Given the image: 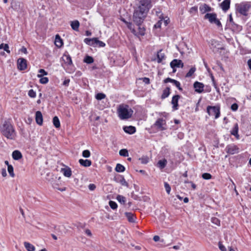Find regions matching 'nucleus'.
<instances>
[{"label":"nucleus","mask_w":251,"mask_h":251,"mask_svg":"<svg viewBox=\"0 0 251 251\" xmlns=\"http://www.w3.org/2000/svg\"><path fill=\"white\" fill-rule=\"evenodd\" d=\"M0 131L3 136L10 140L15 139L16 132L12 125L8 121H4L0 127Z\"/></svg>","instance_id":"1"},{"label":"nucleus","mask_w":251,"mask_h":251,"mask_svg":"<svg viewBox=\"0 0 251 251\" xmlns=\"http://www.w3.org/2000/svg\"><path fill=\"white\" fill-rule=\"evenodd\" d=\"M133 110L126 104H120L117 109V113L121 120H126L130 118L133 114Z\"/></svg>","instance_id":"2"},{"label":"nucleus","mask_w":251,"mask_h":251,"mask_svg":"<svg viewBox=\"0 0 251 251\" xmlns=\"http://www.w3.org/2000/svg\"><path fill=\"white\" fill-rule=\"evenodd\" d=\"M148 12L137 7L133 15V21L136 25L142 24L147 16Z\"/></svg>","instance_id":"3"},{"label":"nucleus","mask_w":251,"mask_h":251,"mask_svg":"<svg viewBox=\"0 0 251 251\" xmlns=\"http://www.w3.org/2000/svg\"><path fill=\"white\" fill-rule=\"evenodd\" d=\"M251 7V3L249 1H244L235 4L236 12L243 16H247L249 9Z\"/></svg>","instance_id":"4"},{"label":"nucleus","mask_w":251,"mask_h":251,"mask_svg":"<svg viewBox=\"0 0 251 251\" xmlns=\"http://www.w3.org/2000/svg\"><path fill=\"white\" fill-rule=\"evenodd\" d=\"M206 112L209 116H214V118L217 119L220 116V105L219 104L215 106L208 105L206 108Z\"/></svg>","instance_id":"5"},{"label":"nucleus","mask_w":251,"mask_h":251,"mask_svg":"<svg viewBox=\"0 0 251 251\" xmlns=\"http://www.w3.org/2000/svg\"><path fill=\"white\" fill-rule=\"evenodd\" d=\"M84 42L88 45L93 46L98 45L99 47H103L105 46V44L104 42L99 40L96 38H93L92 39L85 38L84 39Z\"/></svg>","instance_id":"6"},{"label":"nucleus","mask_w":251,"mask_h":251,"mask_svg":"<svg viewBox=\"0 0 251 251\" xmlns=\"http://www.w3.org/2000/svg\"><path fill=\"white\" fill-rule=\"evenodd\" d=\"M153 126L160 131H163L167 129L166 120L163 118L158 119Z\"/></svg>","instance_id":"7"},{"label":"nucleus","mask_w":251,"mask_h":251,"mask_svg":"<svg viewBox=\"0 0 251 251\" xmlns=\"http://www.w3.org/2000/svg\"><path fill=\"white\" fill-rule=\"evenodd\" d=\"M140 3V5L138 8L142 9L147 12H148L149 9L151 7V0H141Z\"/></svg>","instance_id":"8"},{"label":"nucleus","mask_w":251,"mask_h":251,"mask_svg":"<svg viewBox=\"0 0 251 251\" xmlns=\"http://www.w3.org/2000/svg\"><path fill=\"white\" fill-rule=\"evenodd\" d=\"M170 66L173 69V72H176V68H183V63L181 60L175 59L170 63Z\"/></svg>","instance_id":"9"},{"label":"nucleus","mask_w":251,"mask_h":251,"mask_svg":"<svg viewBox=\"0 0 251 251\" xmlns=\"http://www.w3.org/2000/svg\"><path fill=\"white\" fill-rule=\"evenodd\" d=\"M18 69L21 71L25 70L27 68V61L23 58H19L17 60Z\"/></svg>","instance_id":"10"},{"label":"nucleus","mask_w":251,"mask_h":251,"mask_svg":"<svg viewBox=\"0 0 251 251\" xmlns=\"http://www.w3.org/2000/svg\"><path fill=\"white\" fill-rule=\"evenodd\" d=\"M226 152L228 153L231 154H234L237 153L239 152V149L237 146H236L234 144H232V145H229L227 146L226 147Z\"/></svg>","instance_id":"11"},{"label":"nucleus","mask_w":251,"mask_h":251,"mask_svg":"<svg viewBox=\"0 0 251 251\" xmlns=\"http://www.w3.org/2000/svg\"><path fill=\"white\" fill-rule=\"evenodd\" d=\"M204 84L201 82L196 81L194 83V88L195 91L198 93H201L203 91Z\"/></svg>","instance_id":"12"},{"label":"nucleus","mask_w":251,"mask_h":251,"mask_svg":"<svg viewBox=\"0 0 251 251\" xmlns=\"http://www.w3.org/2000/svg\"><path fill=\"white\" fill-rule=\"evenodd\" d=\"M180 97L179 95H176L172 98L171 103L173 104V108L174 110L178 109V101Z\"/></svg>","instance_id":"13"},{"label":"nucleus","mask_w":251,"mask_h":251,"mask_svg":"<svg viewBox=\"0 0 251 251\" xmlns=\"http://www.w3.org/2000/svg\"><path fill=\"white\" fill-rule=\"evenodd\" d=\"M204 19L208 20L210 23H213L217 19V14L216 13H207L204 17Z\"/></svg>","instance_id":"14"},{"label":"nucleus","mask_w":251,"mask_h":251,"mask_svg":"<svg viewBox=\"0 0 251 251\" xmlns=\"http://www.w3.org/2000/svg\"><path fill=\"white\" fill-rule=\"evenodd\" d=\"M230 0H224L221 4L220 7L222 9L226 12L230 8Z\"/></svg>","instance_id":"15"},{"label":"nucleus","mask_w":251,"mask_h":251,"mask_svg":"<svg viewBox=\"0 0 251 251\" xmlns=\"http://www.w3.org/2000/svg\"><path fill=\"white\" fill-rule=\"evenodd\" d=\"M239 126L238 124L236 123L234 124L233 127L230 131L231 135L234 136L237 139H239V135L238 134Z\"/></svg>","instance_id":"16"},{"label":"nucleus","mask_w":251,"mask_h":251,"mask_svg":"<svg viewBox=\"0 0 251 251\" xmlns=\"http://www.w3.org/2000/svg\"><path fill=\"white\" fill-rule=\"evenodd\" d=\"M35 120L37 124L40 126L43 124V116L40 111H37L35 114Z\"/></svg>","instance_id":"17"},{"label":"nucleus","mask_w":251,"mask_h":251,"mask_svg":"<svg viewBox=\"0 0 251 251\" xmlns=\"http://www.w3.org/2000/svg\"><path fill=\"white\" fill-rule=\"evenodd\" d=\"M124 131L127 133L132 134L136 132V128L133 126H126L123 127Z\"/></svg>","instance_id":"18"},{"label":"nucleus","mask_w":251,"mask_h":251,"mask_svg":"<svg viewBox=\"0 0 251 251\" xmlns=\"http://www.w3.org/2000/svg\"><path fill=\"white\" fill-rule=\"evenodd\" d=\"M62 59L64 63L68 65H72L73 63L71 57L68 54H64L62 57Z\"/></svg>","instance_id":"19"},{"label":"nucleus","mask_w":251,"mask_h":251,"mask_svg":"<svg viewBox=\"0 0 251 251\" xmlns=\"http://www.w3.org/2000/svg\"><path fill=\"white\" fill-rule=\"evenodd\" d=\"M138 26V31L136 30V33L134 34L136 36H143L145 34V28L142 26V24L137 25Z\"/></svg>","instance_id":"20"},{"label":"nucleus","mask_w":251,"mask_h":251,"mask_svg":"<svg viewBox=\"0 0 251 251\" xmlns=\"http://www.w3.org/2000/svg\"><path fill=\"white\" fill-rule=\"evenodd\" d=\"M200 10L202 14H204L206 12L211 11L212 8L206 4H203L200 7Z\"/></svg>","instance_id":"21"},{"label":"nucleus","mask_w":251,"mask_h":251,"mask_svg":"<svg viewBox=\"0 0 251 251\" xmlns=\"http://www.w3.org/2000/svg\"><path fill=\"white\" fill-rule=\"evenodd\" d=\"M121 20L126 24L127 27L131 30L133 34L136 33V29L134 27V25L131 23L127 22L124 19H122Z\"/></svg>","instance_id":"22"},{"label":"nucleus","mask_w":251,"mask_h":251,"mask_svg":"<svg viewBox=\"0 0 251 251\" xmlns=\"http://www.w3.org/2000/svg\"><path fill=\"white\" fill-rule=\"evenodd\" d=\"M61 172L63 174L64 176L70 177L72 176V171L69 167L62 168L61 169Z\"/></svg>","instance_id":"23"},{"label":"nucleus","mask_w":251,"mask_h":251,"mask_svg":"<svg viewBox=\"0 0 251 251\" xmlns=\"http://www.w3.org/2000/svg\"><path fill=\"white\" fill-rule=\"evenodd\" d=\"M12 157L14 160H18L22 157L21 152L15 150L12 152Z\"/></svg>","instance_id":"24"},{"label":"nucleus","mask_w":251,"mask_h":251,"mask_svg":"<svg viewBox=\"0 0 251 251\" xmlns=\"http://www.w3.org/2000/svg\"><path fill=\"white\" fill-rule=\"evenodd\" d=\"M54 44L58 48L61 47L63 44L62 40L58 35L55 36Z\"/></svg>","instance_id":"25"},{"label":"nucleus","mask_w":251,"mask_h":251,"mask_svg":"<svg viewBox=\"0 0 251 251\" xmlns=\"http://www.w3.org/2000/svg\"><path fill=\"white\" fill-rule=\"evenodd\" d=\"M79 163L81 165L84 167H89L92 164L91 161L88 159L83 160L82 159H80L79 160Z\"/></svg>","instance_id":"26"},{"label":"nucleus","mask_w":251,"mask_h":251,"mask_svg":"<svg viewBox=\"0 0 251 251\" xmlns=\"http://www.w3.org/2000/svg\"><path fill=\"white\" fill-rule=\"evenodd\" d=\"M71 26L72 29L75 31H78L79 26V22L77 20L71 22Z\"/></svg>","instance_id":"27"},{"label":"nucleus","mask_w":251,"mask_h":251,"mask_svg":"<svg viewBox=\"0 0 251 251\" xmlns=\"http://www.w3.org/2000/svg\"><path fill=\"white\" fill-rule=\"evenodd\" d=\"M162 50H160L157 53V62L161 63L162 61L165 58V54L162 52Z\"/></svg>","instance_id":"28"},{"label":"nucleus","mask_w":251,"mask_h":251,"mask_svg":"<svg viewBox=\"0 0 251 251\" xmlns=\"http://www.w3.org/2000/svg\"><path fill=\"white\" fill-rule=\"evenodd\" d=\"M24 244L25 247L28 251H35V248L34 246L33 245H32L31 244H30L28 242H24Z\"/></svg>","instance_id":"29"},{"label":"nucleus","mask_w":251,"mask_h":251,"mask_svg":"<svg viewBox=\"0 0 251 251\" xmlns=\"http://www.w3.org/2000/svg\"><path fill=\"white\" fill-rule=\"evenodd\" d=\"M170 94V89L169 87L166 88L163 91V93L161 95V99H164L167 98Z\"/></svg>","instance_id":"30"},{"label":"nucleus","mask_w":251,"mask_h":251,"mask_svg":"<svg viewBox=\"0 0 251 251\" xmlns=\"http://www.w3.org/2000/svg\"><path fill=\"white\" fill-rule=\"evenodd\" d=\"M167 163V160L163 159L159 160L157 163V166L161 169H162L165 167Z\"/></svg>","instance_id":"31"},{"label":"nucleus","mask_w":251,"mask_h":251,"mask_svg":"<svg viewBox=\"0 0 251 251\" xmlns=\"http://www.w3.org/2000/svg\"><path fill=\"white\" fill-rule=\"evenodd\" d=\"M228 21H229V23L231 24L233 28H234V26H236L237 27V29H238V30L241 29V27L240 26L236 25V24H235L234 22H233V20L231 14H230L229 15Z\"/></svg>","instance_id":"32"},{"label":"nucleus","mask_w":251,"mask_h":251,"mask_svg":"<svg viewBox=\"0 0 251 251\" xmlns=\"http://www.w3.org/2000/svg\"><path fill=\"white\" fill-rule=\"evenodd\" d=\"M94 59L92 56L86 55L83 59V62L87 64H91L94 62Z\"/></svg>","instance_id":"33"},{"label":"nucleus","mask_w":251,"mask_h":251,"mask_svg":"<svg viewBox=\"0 0 251 251\" xmlns=\"http://www.w3.org/2000/svg\"><path fill=\"white\" fill-rule=\"evenodd\" d=\"M115 171L117 172H123L125 171V167L121 164H117L115 168Z\"/></svg>","instance_id":"34"},{"label":"nucleus","mask_w":251,"mask_h":251,"mask_svg":"<svg viewBox=\"0 0 251 251\" xmlns=\"http://www.w3.org/2000/svg\"><path fill=\"white\" fill-rule=\"evenodd\" d=\"M53 124L56 128H59L60 126V121L57 116H55L53 118Z\"/></svg>","instance_id":"35"},{"label":"nucleus","mask_w":251,"mask_h":251,"mask_svg":"<svg viewBox=\"0 0 251 251\" xmlns=\"http://www.w3.org/2000/svg\"><path fill=\"white\" fill-rule=\"evenodd\" d=\"M117 200L121 204H125L126 202V198L122 196V195H118L116 198Z\"/></svg>","instance_id":"36"},{"label":"nucleus","mask_w":251,"mask_h":251,"mask_svg":"<svg viewBox=\"0 0 251 251\" xmlns=\"http://www.w3.org/2000/svg\"><path fill=\"white\" fill-rule=\"evenodd\" d=\"M0 49H3L8 53H10V50H9V46L7 44H1L0 45Z\"/></svg>","instance_id":"37"},{"label":"nucleus","mask_w":251,"mask_h":251,"mask_svg":"<svg viewBox=\"0 0 251 251\" xmlns=\"http://www.w3.org/2000/svg\"><path fill=\"white\" fill-rule=\"evenodd\" d=\"M196 68L195 67H192L190 70L189 71V72L186 74V77H191L193 74L194 73H195V72L196 71Z\"/></svg>","instance_id":"38"},{"label":"nucleus","mask_w":251,"mask_h":251,"mask_svg":"<svg viewBox=\"0 0 251 251\" xmlns=\"http://www.w3.org/2000/svg\"><path fill=\"white\" fill-rule=\"evenodd\" d=\"M8 172L10 175V176L13 177L15 176V174L14 173L13 167L11 165H8L7 167Z\"/></svg>","instance_id":"39"},{"label":"nucleus","mask_w":251,"mask_h":251,"mask_svg":"<svg viewBox=\"0 0 251 251\" xmlns=\"http://www.w3.org/2000/svg\"><path fill=\"white\" fill-rule=\"evenodd\" d=\"M139 160L141 161L142 164H146L149 162V158L147 156H144L140 158Z\"/></svg>","instance_id":"40"},{"label":"nucleus","mask_w":251,"mask_h":251,"mask_svg":"<svg viewBox=\"0 0 251 251\" xmlns=\"http://www.w3.org/2000/svg\"><path fill=\"white\" fill-rule=\"evenodd\" d=\"M119 154L121 156L126 157L128 156V151L126 149H122L119 151Z\"/></svg>","instance_id":"41"},{"label":"nucleus","mask_w":251,"mask_h":251,"mask_svg":"<svg viewBox=\"0 0 251 251\" xmlns=\"http://www.w3.org/2000/svg\"><path fill=\"white\" fill-rule=\"evenodd\" d=\"M119 182L121 184V185L123 186H126L127 187H128V183L126 182V181L123 176H121Z\"/></svg>","instance_id":"42"},{"label":"nucleus","mask_w":251,"mask_h":251,"mask_svg":"<svg viewBox=\"0 0 251 251\" xmlns=\"http://www.w3.org/2000/svg\"><path fill=\"white\" fill-rule=\"evenodd\" d=\"M106 95L103 93H98L96 95V98L98 100H101L105 98Z\"/></svg>","instance_id":"43"},{"label":"nucleus","mask_w":251,"mask_h":251,"mask_svg":"<svg viewBox=\"0 0 251 251\" xmlns=\"http://www.w3.org/2000/svg\"><path fill=\"white\" fill-rule=\"evenodd\" d=\"M39 73L40 74H38L37 75L38 77H41L43 75H47L48 73L47 72H46L44 69H40L39 70Z\"/></svg>","instance_id":"44"},{"label":"nucleus","mask_w":251,"mask_h":251,"mask_svg":"<svg viewBox=\"0 0 251 251\" xmlns=\"http://www.w3.org/2000/svg\"><path fill=\"white\" fill-rule=\"evenodd\" d=\"M126 215L128 220H134V215L132 213H131V212L126 213Z\"/></svg>","instance_id":"45"},{"label":"nucleus","mask_w":251,"mask_h":251,"mask_svg":"<svg viewBox=\"0 0 251 251\" xmlns=\"http://www.w3.org/2000/svg\"><path fill=\"white\" fill-rule=\"evenodd\" d=\"M202 177L204 179H210L212 178V176L209 173H204L202 175Z\"/></svg>","instance_id":"46"},{"label":"nucleus","mask_w":251,"mask_h":251,"mask_svg":"<svg viewBox=\"0 0 251 251\" xmlns=\"http://www.w3.org/2000/svg\"><path fill=\"white\" fill-rule=\"evenodd\" d=\"M164 187L166 191V192L167 193V194H169L170 193L171 190L170 185L168 183L165 182Z\"/></svg>","instance_id":"47"},{"label":"nucleus","mask_w":251,"mask_h":251,"mask_svg":"<svg viewBox=\"0 0 251 251\" xmlns=\"http://www.w3.org/2000/svg\"><path fill=\"white\" fill-rule=\"evenodd\" d=\"M90 152L89 150H84L82 152V156L84 157L88 158L90 156Z\"/></svg>","instance_id":"48"},{"label":"nucleus","mask_w":251,"mask_h":251,"mask_svg":"<svg viewBox=\"0 0 251 251\" xmlns=\"http://www.w3.org/2000/svg\"><path fill=\"white\" fill-rule=\"evenodd\" d=\"M40 82L42 84H46L49 81V79L47 77H42V76L41 77H40Z\"/></svg>","instance_id":"49"},{"label":"nucleus","mask_w":251,"mask_h":251,"mask_svg":"<svg viewBox=\"0 0 251 251\" xmlns=\"http://www.w3.org/2000/svg\"><path fill=\"white\" fill-rule=\"evenodd\" d=\"M109 204L110 207L113 209H115L117 207V203L113 201H110L109 202Z\"/></svg>","instance_id":"50"},{"label":"nucleus","mask_w":251,"mask_h":251,"mask_svg":"<svg viewBox=\"0 0 251 251\" xmlns=\"http://www.w3.org/2000/svg\"><path fill=\"white\" fill-rule=\"evenodd\" d=\"M173 83L179 90H182V88L180 87V83L179 81L176 80H174Z\"/></svg>","instance_id":"51"},{"label":"nucleus","mask_w":251,"mask_h":251,"mask_svg":"<svg viewBox=\"0 0 251 251\" xmlns=\"http://www.w3.org/2000/svg\"><path fill=\"white\" fill-rule=\"evenodd\" d=\"M28 94L31 98H35L36 96L35 92L32 89H31L28 91Z\"/></svg>","instance_id":"52"},{"label":"nucleus","mask_w":251,"mask_h":251,"mask_svg":"<svg viewBox=\"0 0 251 251\" xmlns=\"http://www.w3.org/2000/svg\"><path fill=\"white\" fill-rule=\"evenodd\" d=\"M52 187L54 188V189H56L58 190H60L61 191H65L66 190V188H59L58 186V185L56 183H53L52 184Z\"/></svg>","instance_id":"53"},{"label":"nucleus","mask_w":251,"mask_h":251,"mask_svg":"<svg viewBox=\"0 0 251 251\" xmlns=\"http://www.w3.org/2000/svg\"><path fill=\"white\" fill-rule=\"evenodd\" d=\"M160 13V12H158V14H157V15L159 17V18L161 19V20L160 21H159L157 23H156V24H155L154 25V27L155 28H158V27H160V26H161V22L160 21H162V19H163V17L161 18V16L162 15V14H161L160 15H159V14Z\"/></svg>","instance_id":"54"},{"label":"nucleus","mask_w":251,"mask_h":251,"mask_svg":"<svg viewBox=\"0 0 251 251\" xmlns=\"http://www.w3.org/2000/svg\"><path fill=\"white\" fill-rule=\"evenodd\" d=\"M218 246L220 250L221 251H226V247L222 244L221 242H219Z\"/></svg>","instance_id":"55"},{"label":"nucleus","mask_w":251,"mask_h":251,"mask_svg":"<svg viewBox=\"0 0 251 251\" xmlns=\"http://www.w3.org/2000/svg\"><path fill=\"white\" fill-rule=\"evenodd\" d=\"M238 105L236 103L232 104L231 106V109L232 111H235L238 109Z\"/></svg>","instance_id":"56"},{"label":"nucleus","mask_w":251,"mask_h":251,"mask_svg":"<svg viewBox=\"0 0 251 251\" xmlns=\"http://www.w3.org/2000/svg\"><path fill=\"white\" fill-rule=\"evenodd\" d=\"M143 80V82H144L146 84H149L150 83V80L148 77H143L141 78Z\"/></svg>","instance_id":"57"},{"label":"nucleus","mask_w":251,"mask_h":251,"mask_svg":"<svg viewBox=\"0 0 251 251\" xmlns=\"http://www.w3.org/2000/svg\"><path fill=\"white\" fill-rule=\"evenodd\" d=\"M96 185L94 184H90L88 186V188L90 190L93 191L96 189Z\"/></svg>","instance_id":"58"},{"label":"nucleus","mask_w":251,"mask_h":251,"mask_svg":"<svg viewBox=\"0 0 251 251\" xmlns=\"http://www.w3.org/2000/svg\"><path fill=\"white\" fill-rule=\"evenodd\" d=\"M214 24H215L218 27H222L221 23L220 21L217 18L215 21L214 22Z\"/></svg>","instance_id":"59"},{"label":"nucleus","mask_w":251,"mask_h":251,"mask_svg":"<svg viewBox=\"0 0 251 251\" xmlns=\"http://www.w3.org/2000/svg\"><path fill=\"white\" fill-rule=\"evenodd\" d=\"M77 228H84L85 226V223H78L77 225Z\"/></svg>","instance_id":"60"},{"label":"nucleus","mask_w":251,"mask_h":251,"mask_svg":"<svg viewBox=\"0 0 251 251\" xmlns=\"http://www.w3.org/2000/svg\"><path fill=\"white\" fill-rule=\"evenodd\" d=\"M174 80V79H172L170 77H168L164 80V82L165 83H168V82H171L173 83Z\"/></svg>","instance_id":"61"},{"label":"nucleus","mask_w":251,"mask_h":251,"mask_svg":"<svg viewBox=\"0 0 251 251\" xmlns=\"http://www.w3.org/2000/svg\"><path fill=\"white\" fill-rule=\"evenodd\" d=\"M84 232L87 236H88L89 237L92 236V234L91 231L89 229H85L84 230Z\"/></svg>","instance_id":"62"},{"label":"nucleus","mask_w":251,"mask_h":251,"mask_svg":"<svg viewBox=\"0 0 251 251\" xmlns=\"http://www.w3.org/2000/svg\"><path fill=\"white\" fill-rule=\"evenodd\" d=\"M198 10V8L196 6H193L190 8V12L191 13H196Z\"/></svg>","instance_id":"63"},{"label":"nucleus","mask_w":251,"mask_h":251,"mask_svg":"<svg viewBox=\"0 0 251 251\" xmlns=\"http://www.w3.org/2000/svg\"><path fill=\"white\" fill-rule=\"evenodd\" d=\"M70 80L69 79H65L63 83V85L66 86H68L69 85V82Z\"/></svg>","instance_id":"64"}]
</instances>
